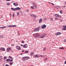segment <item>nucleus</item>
<instances>
[{
  "mask_svg": "<svg viewBox=\"0 0 66 66\" xmlns=\"http://www.w3.org/2000/svg\"><path fill=\"white\" fill-rule=\"evenodd\" d=\"M0 29H3V27H0Z\"/></svg>",
  "mask_w": 66,
  "mask_h": 66,
  "instance_id": "50",
  "label": "nucleus"
},
{
  "mask_svg": "<svg viewBox=\"0 0 66 66\" xmlns=\"http://www.w3.org/2000/svg\"><path fill=\"white\" fill-rule=\"evenodd\" d=\"M16 8V11H17V10H21V9H20V8L19 7H18Z\"/></svg>",
  "mask_w": 66,
  "mask_h": 66,
  "instance_id": "14",
  "label": "nucleus"
},
{
  "mask_svg": "<svg viewBox=\"0 0 66 66\" xmlns=\"http://www.w3.org/2000/svg\"><path fill=\"white\" fill-rule=\"evenodd\" d=\"M34 56L36 58H37V57H39L40 56L38 55H37V54H36V55H35Z\"/></svg>",
  "mask_w": 66,
  "mask_h": 66,
  "instance_id": "9",
  "label": "nucleus"
},
{
  "mask_svg": "<svg viewBox=\"0 0 66 66\" xmlns=\"http://www.w3.org/2000/svg\"><path fill=\"white\" fill-rule=\"evenodd\" d=\"M32 3H33V4H34V3L33 2Z\"/></svg>",
  "mask_w": 66,
  "mask_h": 66,
  "instance_id": "61",
  "label": "nucleus"
},
{
  "mask_svg": "<svg viewBox=\"0 0 66 66\" xmlns=\"http://www.w3.org/2000/svg\"><path fill=\"white\" fill-rule=\"evenodd\" d=\"M33 35L35 38H37L38 37H39V34H34Z\"/></svg>",
  "mask_w": 66,
  "mask_h": 66,
  "instance_id": "4",
  "label": "nucleus"
},
{
  "mask_svg": "<svg viewBox=\"0 0 66 66\" xmlns=\"http://www.w3.org/2000/svg\"><path fill=\"white\" fill-rule=\"evenodd\" d=\"M49 3H50V2H49Z\"/></svg>",
  "mask_w": 66,
  "mask_h": 66,
  "instance_id": "63",
  "label": "nucleus"
},
{
  "mask_svg": "<svg viewBox=\"0 0 66 66\" xmlns=\"http://www.w3.org/2000/svg\"><path fill=\"white\" fill-rule=\"evenodd\" d=\"M44 19L45 20H47V18H45Z\"/></svg>",
  "mask_w": 66,
  "mask_h": 66,
  "instance_id": "38",
  "label": "nucleus"
},
{
  "mask_svg": "<svg viewBox=\"0 0 66 66\" xmlns=\"http://www.w3.org/2000/svg\"><path fill=\"white\" fill-rule=\"evenodd\" d=\"M51 4H52V5H54V4H53V3H51Z\"/></svg>",
  "mask_w": 66,
  "mask_h": 66,
  "instance_id": "51",
  "label": "nucleus"
},
{
  "mask_svg": "<svg viewBox=\"0 0 66 66\" xmlns=\"http://www.w3.org/2000/svg\"><path fill=\"white\" fill-rule=\"evenodd\" d=\"M17 26L15 25H12V27H16Z\"/></svg>",
  "mask_w": 66,
  "mask_h": 66,
  "instance_id": "28",
  "label": "nucleus"
},
{
  "mask_svg": "<svg viewBox=\"0 0 66 66\" xmlns=\"http://www.w3.org/2000/svg\"><path fill=\"white\" fill-rule=\"evenodd\" d=\"M40 56H41V57H43V56H45L44 55H40Z\"/></svg>",
  "mask_w": 66,
  "mask_h": 66,
  "instance_id": "37",
  "label": "nucleus"
},
{
  "mask_svg": "<svg viewBox=\"0 0 66 66\" xmlns=\"http://www.w3.org/2000/svg\"><path fill=\"white\" fill-rule=\"evenodd\" d=\"M34 16H36L35 15H34Z\"/></svg>",
  "mask_w": 66,
  "mask_h": 66,
  "instance_id": "64",
  "label": "nucleus"
},
{
  "mask_svg": "<svg viewBox=\"0 0 66 66\" xmlns=\"http://www.w3.org/2000/svg\"><path fill=\"white\" fill-rule=\"evenodd\" d=\"M12 50L11 48L10 47H7V48L6 51L7 52H9L10 51H11Z\"/></svg>",
  "mask_w": 66,
  "mask_h": 66,
  "instance_id": "5",
  "label": "nucleus"
},
{
  "mask_svg": "<svg viewBox=\"0 0 66 66\" xmlns=\"http://www.w3.org/2000/svg\"><path fill=\"white\" fill-rule=\"evenodd\" d=\"M55 20H58V18H55Z\"/></svg>",
  "mask_w": 66,
  "mask_h": 66,
  "instance_id": "33",
  "label": "nucleus"
},
{
  "mask_svg": "<svg viewBox=\"0 0 66 66\" xmlns=\"http://www.w3.org/2000/svg\"><path fill=\"white\" fill-rule=\"evenodd\" d=\"M13 59L11 60L9 59H7L6 60V61H7V62H13Z\"/></svg>",
  "mask_w": 66,
  "mask_h": 66,
  "instance_id": "7",
  "label": "nucleus"
},
{
  "mask_svg": "<svg viewBox=\"0 0 66 66\" xmlns=\"http://www.w3.org/2000/svg\"><path fill=\"white\" fill-rule=\"evenodd\" d=\"M59 49H62V50H63V49H64V48L63 47H60L59 48Z\"/></svg>",
  "mask_w": 66,
  "mask_h": 66,
  "instance_id": "29",
  "label": "nucleus"
},
{
  "mask_svg": "<svg viewBox=\"0 0 66 66\" xmlns=\"http://www.w3.org/2000/svg\"><path fill=\"white\" fill-rule=\"evenodd\" d=\"M36 17H37V16H34V17H35V18H36Z\"/></svg>",
  "mask_w": 66,
  "mask_h": 66,
  "instance_id": "48",
  "label": "nucleus"
},
{
  "mask_svg": "<svg viewBox=\"0 0 66 66\" xmlns=\"http://www.w3.org/2000/svg\"><path fill=\"white\" fill-rule=\"evenodd\" d=\"M6 59V57H4V60H5V59Z\"/></svg>",
  "mask_w": 66,
  "mask_h": 66,
  "instance_id": "39",
  "label": "nucleus"
},
{
  "mask_svg": "<svg viewBox=\"0 0 66 66\" xmlns=\"http://www.w3.org/2000/svg\"><path fill=\"white\" fill-rule=\"evenodd\" d=\"M6 1H10V0H6Z\"/></svg>",
  "mask_w": 66,
  "mask_h": 66,
  "instance_id": "46",
  "label": "nucleus"
},
{
  "mask_svg": "<svg viewBox=\"0 0 66 66\" xmlns=\"http://www.w3.org/2000/svg\"><path fill=\"white\" fill-rule=\"evenodd\" d=\"M22 53H21V55H22Z\"/></svg>",
  "mask_w": 66,
  "mask_h": 66,
  "instance_id": "60",
  "label": "nucleus"
},
{
  "mask_svg": "<svg viewBox=\"0 0 66 66\" xmlns=\"http://www.w3.org/2000/svg\"><path fill=\"white\" fill-rule=\"evenodd\" d=\"M0 50H2V51H5V48L3 47H1L0 48Z\"/></svg>",
  "mask_w": 66,
  "mask_h": 66,
  "instance_id": "13",
  "label": "nucleus"
},
{
  "mask_svg": "<svg viewBox=\"0 0 66 66\" xmlns=\"http://www.w3.org/2000/svg\"><path fill=\"white\" fill-rule=\"evenodd\" d=\"M24 52V51H22V52Z\"/></svg>",
  "mask_w": 66,
  "mask_h": 66,
  "instance_id": "56",
  "label": "nucleus"
},
{
  "mask_svg": "<svg viewBox=\"0 0 66 66\" xmlns=\"http://www.w3.org/2000/svg\"><path fill=\"white\" fill-rule=\"evenodd\" d=\"M65 4H66V2H65Z\"/></svg>",
  "mask_w": 66,
  "mask_h": 66,
  "instance_id": "57",
  "label": "nucleus"
},
{
  "mask_svg": "<svg viewBox=\"0 0 66 66\" xmlns=\"http://www.w3.org/2000/svg\"><path fill=\"white\" fill-rule=\"evenodd\" d=\"M13 62H12L11 63V62H10L9 64L10 65H12V64H13Z\"/></svg>",
  "mask_w": 66,
  "mask_h": 66,
  "instance_id": "31",
  "label": "nucleus"
},
{
  "mask_svg": "<svg viewBox=\"0 0 66 66\" xmlns=\"http://www.w3.org/2000/svg\"><path fill=\"white\" fill-rule=\"evenodd\" d=\"M0 60H2V58H1L0 59Z\"/></svg>",
  "mask_w": 66,
  "mask_h": 66,
  "instance_id": "54",
  "label": "nucleus"
},
{
  "mask_svg": "<svg viewBox=\"0 0 66 66\" xmlns=\"http://www.w3.org/2000/svg\"><path fill=\"white\" fill-rule=\"evenodd\" d=\"M4 35H0V38H3L4 37Z\"/></svg>",
  "mask_w": 66,
  "mask_h": 66,
  "instance_id": "18",
  "label": "nucleus"
},
{
  "mask_svg": "<svg viewBox=\"0 0 66 66\" xmlns=\"http://www.w3.org/2000/svg\"><path fill=\"white\" fill-rule=\"evenodd\" d=\"M25 57L26 58V60H29V59H30V57L28 56Z\"/></svg>",
  "mask_w": 66,
  "mask_h": 66,
  "instance_id": "20",
  "label": "nucleus"
},
{
  "mask_svg": "<svg viewBox=\"0 0 66 66\" xmlns=\"http://www.w3.org/2000/svg\"><path fill=\"white\" fill-rule=\"evenodd\" d=\"M19 35H20V34H19Z\"/></svg>",
  "mask_w": 66,
  "mask_h": 66,
  "instance_id": "62",
  "label": "nucleus"
},
{
  "mask_svg": "<svg viewBox=\"0 0 66 66\" xmlns=\"http://www.w3.org/2000/svg\"><path fill=\"white\" fill-rule=\"evenodd\" d=\"M4 28H6V27H3V28L4 29Z\"/></svg>",
  "mask_w": 66,
  "mask_h": 66,
  "instance_id": "45",
  "label": "nucleus"
},
{
  "mask_svg": "<svg viewBox=\"0 0 66 66\" xmlns=\"http://www.w3.org/2000/svg\"><path fill=\"white\" fill-rule=\"evenodd\" d=\"M13 4L15 6H17L18 5V4L17 3H14Z\"/></svg>",
  "mask_w": 66,
  "mask_h": 66,
  "instance_id": "12",
  "label": "nucleus"
},
{
  "mask_svg": "<svg viewBox=\"0 0 66 66\" xmlns=\"http://www.w3.org/2000/svg\"><path fill=\"white\" fill-rule=\"evenodd\" d=\"M59 14H54V16L56 17H58L59 16Z\"/></svg>",
  "mask_w": 66,
  "mask_h": 66,
  "instance_id": "19",
  "label": "nucleus"
},
{
  "mask_svg": "<svg viewBox=\"0 0 66 66\" xmlns=\"http://www.w3.org/2000/svg\"><path fill=\"white\" fill-rule=\"evenodd\" d=\"M46 50H47V49L46 47H44L43 49V51H46Z\"/></svg>",
  "mask_w": 66,
  "mask_h": 66,
  "instance_id": "23",
  "label": "nucleus"
},
{
  "mask_svg": "<svg viewBox=\"0 0 66 66\" xmlns=\"http://www.w3.org/2000/svg\"><path fill=\"white\" fill-rule=\"evenodd\" d=\"M31 16V17H34V15L32 14V15H30Z\"/></svg>",
  "mask_w": 66,
  "mask_h": 66,
  "instance_id": "34",
  "label": "nucleus"
},
{
  "mask_svg": "<svg viewBox=\"0 0 66 66\" xmlns=\"http://www.w3.org/2000/svg\"><path fill=\"white\" fill-rule=\"evenodd\" d=\"M7 5H10V3H7Z\"/></svg>",
  "mask_w": 66,
  "mask_h": 66,
  "instance_id": "35",
  "label": "nucleus"
},
{
  "mask_svg": "<svg viewBox=\"0 0 66 66\" xmlns=\"http://www.w3.org/2000/svg\"><path fill=\"white\" fill-rule=\"evenodd\" d=\"M11 10H13V11H16V8H11Z\"/></svg>",
  "mask_w": 66,
  "mask_h": 66,
  "instance_id": "21",
  "label": "nucleus"
},
{
  "mask_svg": "<svg viewBox=\"0 0 66 66\" xmlns=\"http://www.w3.org/2000/svg\"><path fill=\"white\" fill-rule=\"evenodd\" d=\"M17 16H18V15H19V12H17Z\"/></svg>",
  "mask_w": 66,
  "mask_h": 66,
  "instance_id": "36",
  "label": "nucleus"
},
{
  "mask_svg": "<svg viewBox=\"0 0 66 66\" xmlns=\"http://www.w3.org/2000/svg\"><path fill=\"white\" fill-rule=\"evenodd\" d=\"M58 17H59V18H61V17H62V16H61V15H59Z\"/></svg>",
  "mask_w": 66,
  "mask_h": 66,
  "instance_id": "25",
  "label": "nucleus"
},
{
  "mask_svg": "<svg viewBox=\"0 0 66 66\" xmlns=\"http://www.w3.org/2000/svg\"><path fill=\"white\" fill-rule=\"evenodd\" d=\"M5 66H9V65L7 64H6L5 65Z\"/></svg>",
  "mask_w": 66,
  "mask_h": 66,
  "instance_id": "43",
  "label": "nucleus"
},
{
  "mask_svg": "<svg viewBox=\"0 0 66 66\" xmlns=\"http://www.w3.org/2000/svg\"><path fill=\"white\" fill-rule=\"evenodd\" d=\"M9 58L11 59H13V58L12 57V56H8Z\"/></svg>",
  "mask_w": 66,
  "mask_h": 66,
  "instance_id": "24",
  "label": "nucleus"
},
{
  "mask_svg": "<svg viewBox=\"0 0 66 66\" xmlns=\"http://www.w3.org/2000/svg\"><path fill=\"white\" fill-rule=\"evenodd\" d=\"M28 52H29L28 51H26L24 52V53H28Z\"/></svg>",
  "mask_w": 66,
  "mask_h": 66,
  "instance_id": "30",
  "label": "nucleus"
},
{
  "mask_svg": "<svg viewBox=\"0 0 66 66\" xmlns=\"http://www.w3.org/2000/svg\"><path fill=\"white\" fill-rule=\"evenodd\" d=\"M16 48L17 49H18V50H20L21 49L20 47L18 46H16Z\"/></svg>",
  "mask_w": 66,
  "mask_h": 66,
  "instance_id": "11",
  "label": "nucleus"
},
{
  "mask_svg": "<svg viewBox=\"0 0 66 66\" xmlns=\"http://www.w3.org/2000/svg\"><path fill=\"white\" fill-rule=\"evenodd\" d=\"M10 28L11 27H13V25H10Z\"/></svg>",
  "mask_w": 66,
  "mask_h": 66,
  "instance_id": "42",
  "label": "nucleus"
},
{
  "mask_svg": "<svg viewBox=\"0 0 66 66\" xmlns=\"http://www.w3.org/2000/svg\"><path fill=\"white\" fill-rule=\"evenodd\" d=\"M64 63V64H66V60L65 61Z\"/></svg>",
  "mask_w": 66,
  "mask_h": 66,
  "instance_id": "44",
  "label": "nucleus"
},
{
  "mask_svg": "<svg viewBox=\"0 0 66 66\" xmlns=\"http://www.w3.org/2000/svg\"><path fill=\"white\" fill-rule=\"evenodd\" d=\"M12 15L13 16H14V14L13 13V14H12Z\"/></svg>",
  "mask_w": 66,
  "mask_h": 66,
  "instance_id": "55",
  "label": "nucleus"
},
{
  "mask_svg": "<svg viewBox=\"0 0 66 66\" xmlns=\"http://www.w3.org/2000/svg\"><path fill=\"white\" fill-rule=\"evenodd\" d=\"M57 8H60V7L59 6H57Z\"/></svg>",
  "mask_w": 66,
  "mask_h": 66,
  "instance_id": "47",
  "label": "nucleus"
},
{
  "mask_svg": "<svg viewBox=\"0 0 66 66\" xmlns=\"http://www.w3.org/2000/svg\"><path fill=\"white\" fill-rule=\"evenodd\" d=\"M63 42H66V39H64L63 40Z\"/></svg>",
  "mask_w": 66,
  "mask_h": 66,
  "instance_id": "40",
  "label": "nucleus"
},
{
  "mask_svg": "<svg viewBox=\"0 0 66 66\" xmlns=\"http://www.w3.org/2000/svg\"><path fill=\"white\" fill-rule=\"evenodd\" d=\"M60 14H63V12H62V10H60Z\"/></svg>",
  "mask_w": 66,
  "mask_h": 66,
  "instance_id": "27",
  "label": "nucleus"
},
{
  "mask_svg": "<svg viewBox=\"0 0 66 66\" xmlns=\"http://www.w3.org/2000/svg\"><path fill=\"white\" fill-rule=\"evenodd\" d=\"M46 27V26L45 24H44L43 25L41 26V28L42 29H44V28H45Z\"/></svg>",
  "mask_w": 66,
  "mask_h": 66,
  "instance_id": "6",
  "label": "nucleus"
},
{
  "mask_svg": "<svg viewBox=\"0 0 66 66\" xmlns=\"http://www.w3.org/2000/svg\"><path fill=\"white\" fill-rule=\"evenodd\" d=\"M39 23H40L41 22H42V19H40L39 21Z\"/></svg>",
  "mask_w": 66,
  "mask_h": 66,
  "instance_id": "15",
  "label": "nucleus"
},
{
  "mask_svg": "<svg viewBox=\"0 0 66 66\" xmlns=\"http://www.w3.org/2000/svg\"><path fill=\"white\" fill-rule=\"evenodd\" d=\"M44 61H46V60L45 59L44 60Z\"/></svg>",
  "mask_w": 66,
  "mask_h": 66,
  "instance_id": "49",
  "label": "nucleus"
},
{
  "mask_svg": "<svg viewBox=\"0 0 66 66\" xmlns=\"http://www.w3.org/2000/svg\"><path fill=\"white\" fill-rule=\"evenodd\" d=\"M40 28V27H39L37 28L34 29V32H38L39 31Z\"/></svg>",
  "mask_w": 66,
  "mask_h": 66,
  "instance_id": "1",
  "label": "nucleus"
},
{
  "mask_svg": "<svg viewBox=\"0 0 66 66\" xmlns=\"http://www.w3.org/2000/svg\"><path fill=\"white\" fill-rule=\"evenodd\" d=\"M30 55H34V52H32L31 53H30Z\"/></svg>",
  "mask_w": 66,
  "mask_h": 66,
  "instance_id": "22",
  "label": "nucleus"
},
{
  "mask_svg": "<svg viewBox=\"0 0 66 66\" xmlns=\"http://www.w3.org/2000/svg\"><path fill=\"white\" fill-rule=\"evenodd\" d=\"M63 29H62V30H64V31H65L66 30V25L64 26L63 27Z\"/></svg>",
  "mask_w": 66,
  "mask_h": 66,
  "instance_id": "10",
  "label": "nucleus"
},
{
  "mask_svg": "<svg viewBox=\"0 0 66 66\" xmlns=\"http://www.w3.org/2000/svg\"><path fill=\"white\" fill-rule=\"evenodd\" d=\"M66 7L65 6H64L63 7Z\"/></svg>",
  "mask_w": 66,
  "mask_h": 66,
  "instance_id": "59",
  "label": "nucleus"
},
{
  "mask_svg": "<svg viewBox=\"0 0 66 66\" xmlns=\"http://www.w3.org/2000/svg\"><path fill=\"white\" fill-rule=\"evenodd\" d=\"M20 46L21 47L23 46L24 48H27L28 47V45L26 44H25L24 45L21 44Z\"/></svg>",
  "mask_w": 66,
  "mask_h": 66,
  "instance_id": "3",
  "label": "nucleus"
},
{
  "mask_svg": "<svg viewBox=\"0 0 66 66\" xmlns=\"http://www.w3.org/2000/svg\"><path fill=\"white\" fill-rule=\"evenodd\" d=\"M22 43H24V41H23V40H22Z\"/></svg>",
  "mask_w": 66,
  "mask_h": 66,
  "instance_id": "52",
  "label": "nucleus"
},
{
  "mask_svg": "<svg viewBox=\"0 0 66 66\" xmlns=\"http://www.w3.org/2000/svg\"><path fill=\"white\" fill-rule=\"evenodd\" d=\"M31 9H34V7L33 6H31Z\"/></svg>",
  "mask_w": 66,
  "mask_h": 66,
  "instance_id": "26",
  "label": "nucleus"
},
{
  "mask_svg": "<svg viewBox=\"0 0 66 66\" xmlns=\"http://www.w3.org/2000/svg\"><path fill=\"white\" fill-rule=\"evenodd\" d=\"M50 20H51V21H53V19L52 18H51Z\"/></svg>",
  "mask_w": 66,
  "mask_h": 66,
  "instance_id": "32",
  "label": "nucleus"
},
{
  "mask_svg": "<svg viewBox=\"0 0 66 66\" xmlns=\"http://www.w3.org/2000/svg\"><path fill=\"white\" fill-rule=\"evenodd\" d=\"M22 60H23V61H26V57H23L22 58Z\"/></svg>",
  "mask_w": 66,
  "mask_h": 66,
  "instance_id": "17",
  "label": "nucleus"
},
{
  "mask_svg": "<svg viewBox=\"0 0 66 66\" xmlns=\"http://www.w3.org/2000/svg\"><path fill=\"white\" fill-rule=\"evenodd\" d=\"M46 60H47V58H46L45 59Z\"/></svg>",
  "mask_w": 66,
  "mask_h": 66,
  "instance_id": "53",
  "label": "nucleus"
},
{
  "mask_svg": "<svg viewBox=\"0 0 66 66\" xmlns=\"http://www.w3.org/2000/svg\"><path fill=\"white\" fill-rule=\"evenodd\" d=\"M55 35H61V33L60 32H58L57 33L55 34Z\"/></svg>",
  "mask_w": 66,
  "mask_h": 66,
  "instance_id": "8",
  "label": "nucleus"
},
{
  "mask_svg": "<svg viewBox=\"0 0 66 66\" xmlns=\"http://www.w3.org/2000/svg\"><path fill=\"white\" fill-rule=\"evenodd\" d=\"M0 57H2V56H0Z\"/></svg>",
  "mask_w": 66,
  "mask_h": 66,
  "instance_id": "58",
  "label": "nucleus"
},
{
  "mask_svg": "<svg viewBox=\"0 0 66 66\" xmlns=\"http://www.w3.org/2000/svg\"><path fill=\"white\" fill-rule=\"evenodd\" d=\"M7 27L8 28H10V25L8 26Z\"/></svg>",
  "mask_w": 66,
  "mask_h": 66,
  "instance_id": "41",
  "label": "nucleus"
},
{
  "mask_svg": "<svg viewBox=\"0 0 66 66\" xmlns=\"http://www.w3.org/2000/svg\"><path fill=\"white\" fill-rule=\"evenodd\" d=\"M46 36V34H44L43 35H39V38H44V37H45V36Z\"/></svg>",
  "mask_w": 66,
  "mask_h": 66,
  "instance_id": "2",
  "label": "nucleus"
},
{
  "mask_svg": "<svg viewBox=\"0 0 66 66\" xmlns=\"http://www.w3.org/2000/svg\"><path fill=\"white\" fill-rule=\"evenodd\" d=\"M33 6L34 7H35V8H36L37 7V5L34 4H33Z\"/></svg>",
  "mask_w": 66,
  "mask_h": 66,
  "instance_id": "16",
  "label": "nucleus"
}]
</instances>
